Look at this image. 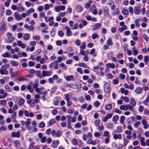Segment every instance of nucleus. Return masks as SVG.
Listing matches in <instances>:
<instances>
[{"instance_id": "nucleus-1", "label": "nucleus", "mask_w": 149, "mask_h": 149, "mask_svg": "<svg viewBox=\"0 0 149 149\" xmlns=\"http://www.w3.org/2000/svg\"><path fill=\"white\" fill-rule=\"evenodd\" d=\"M51 134L53 136L55 137H59L61 136L62 134V132L58 130L57 131L55 130H52L50 132Z\"/></svg>"}, {"instance_id": "nucleus-2", "label": "nucleus", "mask_w": 149, "mask_h": 149, "mask_svg": "<svg viewBox=\"0 0 149 149\" xmlns=\"http://www.w3.org/2000/svg\"><path fill=\"white\" fill-rule=\"evenodd\" d=\"M134 13L136 15L139 14L141 12V8L140 6H136L134 7Z\"/></svg>"}, {"instance_id": "nucleus-3", "label": "nucleus", "mask_w": 149, "mask_h": 149, "mask_svg": "<svg viewBox=\"0 0 149 149\" xmlns=\"http://www.w3.org/2000/svg\"><path fill=\"white\" fill-rule=\"evenodd\" d=\"M54 10L56 11L57 12H59L61 10H64L65 9V6L62 5L61 6H58L54 8Z\"/></svg>"}, {"instance_id": "nucleus-4", "label": "nucleus", "mask_w": 149, "mask_h": 149, "mask_svg": "<svg viewBox=\"0 0 149 149\" xmlns=\"http://www.w3.org/2000/svg\"><path fill=\"white\" fill-rule=\"evenodd\" d=\"M65 29L66 31V35L67 36H71L72 35V32L70 31V28L67 26H65Z\"/></svg>"}, {"instance_id": "nucleus-5", "label": "nucleus", "mask_w": 149, "mask_h": 149, "mask_svg": "<svg viewBox=\"0 0 149 149\" xmlns=\"http://www.w3.org/2000/svg\"><path fill=\"white\" fill-rule=\"evenodd\" d=\"M10 63L11 65L14 67H17L19 65L17 61H15L13 60H11L10 61Z\"/></svg>"}, {"instance_id": "nucleus-6", "label": "nucleus", "mask_w": 149, "mask_h": 149, "mask_svg": "<svg viewBox=\"0 0 149 149\" xmlns=\"http://www.w3.org/2000/svg\"><path fill=\"white\" fill-rule=\"evenodd\" d=\"M142 123L143 125V128L145 129H148L149 127V125L145 119H143L142 121Z\"/></svg>"}, {"instance_id": "nucleus-7", "label": "nucleus", "mask_w": 149, "mask_h": 149, "mask_svg": "<svg viewBox=\"0 0 149 149\" xmlns=\"http://www.w3.org/2000/svg\"><path fill=\"white\" fill-rule=\"evenodd\" d=\"M14 16L15 17V18L17 20H19L22 19L21 15L19 13L17 12H15L14 14Z\"/></svg>"}, {"instance_id": "nucleus-8", "label": "nucleus", "mask_w": 149, "mask_h": 149, "mask_svg": "<svg viewBox=\"0 0 149 149\" xmlns=\"http://www.w3.org/2000/svg\"><path fill=\"white\" fill-rule=\"evenodd\" d=\"M6 69H5L4 68H1L0 69V73L2 75L4 74L6 75H8V72L6 70Z\"/></svg>"}, {"instance_id": "nucleus-9", "label": "nucleus", "mask_w": 149, "mask_h": 149, "mask_svg": "<svg viewBox=\"0 0 149 149\" xmlns=\"http://www.w3.org/2000/svg\"><path fill=\"white\" fill-rule=\"evenodd\" d=\"M103 11L104 16L107 17L109 14V9L106 6H104L103 8Z\"/></svg>"}, {"instance_id": "nucleus-10", "label": "nucleus", "mask_w": 149, "mask_h": 149, "mask_svg": "<svg viewBox=\"0 0 149 149\" xmlns=\"http://www.w3.org/2000/svg\"><path fill=\"white\" fill-rule=\"evenodd\" d=\"M42 76L43 77L47 76H48L51 75V72L50 71H47L45 70H43L42 71Z\"/></svg>"}, {"instance_id": "nucleus-11", "label": "nucleus", "mask_w": 149, "mask_h": 149, "mask_svg": "<svg viewBox=\"0 0 149 149\" xmlns=\"http://www.w3.org/2000/svg\"><path fill=\"white\" fill-rule=\"evenodd\" d=\"M112 116V113H109L103 119V121L104 122H106L108 120V119L111 118Z\"/></svg>"}, {"instance_id": "nucleus-12", "label": "nucleus", "mask_w": 149, "mask_h": 149, "mask_svg": "<svg viewBox=\"0 0 149 149\" xmlns=\"http://www.w3.org/2000/svg\"><path fill=\"white\" fill-rule=\"evenodd\" d=\"M125 110H127L129 109L132 111H134V107L130 104H126L125 105Z\"/></svg>"}, {"instance_id": "nucleus-13", "label": "nucleus", "mask_w": 149, "mask_h": 149, "mask_svg": "<svg viewBox=\"0 0 149 149\" xmlns=\"http://www.w3.org/2000/svg\"><path fill=\"white\" fill-rule=\"evenodd\" d=\"M17 43L18 46L21 47L23 49L25 48L26 47V45L25 44L22 43L21 41H18Z\"/></svg>"}, {"instance_id": "nucleus-14", "label": "nucleus", "mask_w": 149, "mask_h": 149, "mask_svg": "<svg viewBox=\"0 0 149 149\" xmlns=\"http://www.w3.org/2000/svg\"><path fill=\"white\" fill-rule=\"evenodd\" d=\"M90 11L92 12L93 14L94 15H96L97 13V11L95 7V5H93L90 9Z\"/></svg>"}, {"instance_id": "nucleus-15", "label": "nucleus", "mask_w": 149, "mask_h": 149, "mask_svg": "<svg viewBox=\"0 0 149 149\" xmlns=\"http://www.w3.org/2000/svg\"><path fill=\"white\" fill-rule=\"evenodd\" d=\"M6 25L4 22H2V25L0 27V31H5Z\"/></svg>"}, {"instance_id": "nucleus-16", "label": "nucleus", "mask_w": 149, "mask_h": 149, "mask_svg": "<svg viewBox=\"0 0 149 149\" xmlns=\"http://www.w3.org/2000/svg\"><path fill=\"white\" fill-rule=\"evenodd\" d=\"M14 38V37H13L7 38L5 40V42L8 43H10L13 41Z\"/></svg>"}, {"instance_id": "nucleus-17", "label": "nucleus", "mask_w": 149, "mask_h": 149, "mask_svg": "<svg viewBox=\"0 0 149 149\" xmlns=\"http://www.w3.org/2000/svg\"><path fill=\"white\" fill-rule=\"evenodd\" d=\"M59 143V141L58 140H56L55 141H53L52 144V146L54 148H56L57 147Z\"/></svg>"}, {"instance_id": "nucleus-18", "label": "nucleus", "mask_w": 149, "mask_h": 149, "mask_svg": "<svg viewBox=\"0 0 149 149\" xmlns=\"http://www.w3.org/2000/svg\"><path fill=\"white\" fill-rule=\"evenodd\" d=\"M141 144L142 146H146V144L145 142V138L143 137H141L139 139Z\"/></svg>"}, {"instance_id": "nucleus-19", "label": "nucleus", "mask_w": 149, "mask_h": 149, "mask_svg": "<svg viewBox=\"0 0 149 149\" xmlns=\"http://www.w3.org/2000/svg\"><path fill=\"white\" fill-rule=\"evenodd\" d=\"M30 37V36L29 34L28 33H25L23 36V39L25 41L28 40Z\"/></svg>"}, {"instance_id": "nucleus-20", "label": "nucleus", "mask_w": 149, "mask_h": 149, "mask_svg": "<svg viewBox=\"0 0 149 149\" xmlns=\"http://www.w3.org/2000/svg\"><path fill=\"white\" fill-rule=\"evenodd\" d=\"M12 136L13 137H19L20 136V134L19 131L16 132H14L12 133Z\"/></svg>"}, {"instance_id": "nucleus-21", "label": "nucleus", "mask_w": 149, "mask_h": 149, "mask_svg": "<svg viewBox=\"0 0 149 149\" xmlns=\"http://www.w3.org/2000/svg\"><path fill=\"white\" fill-rule=\"evenodd\" d=\"M122 136L121 134H114L113 135V138L114 139H121Z\"/></svg>"}, {"instance_id": "nucleus-22", "label": "nucleus", "mask_w": 149, "mask_h": 149, "mask_svg": "<svg viewBox=\"0 0 149 149\" xmlns=\"http://www.w3.org/2000/svg\"><path fill=\"white\" fill-rule=\"evenodd\" d=\"M143 91V89L140 87L137 88L135 90V92L138 94L141 93Z\"/></svg>"}, {"instance_id": "nucleus-23", "label": "nucleus", "mask_w": 149, "mask_h": 149, "mask_svg": "<svg viewBox=\"0 0 149 149\" xmlns=\"http://www.w3.org/2000/svg\"><path fill=\"white\" fill-rule=\"evenodd\" d=\"M130 105L132 107L135 106L136 104V102L135 101V99L133 98H131L130 99Z\"/></svg>"}, {"instance_id": "nucleus-24", "label": "nucleus", "mask_w": 149, "mask_h": 149, "mask_svg": "<svg viewBox=\"0 0 149 149\" xmlns=\"http://www.w3.org/2000/svg\"><path fill=\"white\" fill-rule=\"evenodd\" d=\"M120 91L122 93H124L125 95H127L128 94V90H125L124 88H120Z\"/></svg>"}, {"instance_id": "nucleus-25", "label": "nucleus", "mask_w": 149, "mask_h": 149, "mask_svg": "<svg viewBox=\"0 0 149 149\" xmlns=\"http://www.w3.org/2000/svg\"><path fill=\"white\" fill-rule=\"evenodd\" d=\"M11 55L9 53L5 52L2 54V56L4 58L9 57L10 58L11 57Z\"/></svg>"}, {"instance_id": "nucleus-26", "label": "nucleus", "mask_w": 149, "mask_h": 149, "mask_svg": "<svg viewBox=\"0 0 149 149\" xmlns=\"http://www.w3.org/2000/svg\"><path fill=\"white\" fill-rule=\"evenodd\" d=\"M106 67L107 68H109L110 67L112 68L115 67V65L113 63H108L106 65Z\"/></svg>"}, {"instance_id": "nucleus-27", "label": "nucleus", "mask_w": 149, "mask_h": 149, "mask_svg": "<svg viewBox=\"0 0 149 149\" xmlns=\"http://www.w3.org/2000/svg\"><path fill=\"white\" fill-rule=\"evenodd\" d=\"M71 142L73 145H76L78 143V141L77 139L75 138L72 139L70 140Z\"/></svg>"}, {"instance_id": "nucleus-28", "label": "nucleus", "mask_w": 149, "mask_h": 149, "mask_svg": "<svg viewBox=\"0 0 149 149\" xmlns=\"http://www.w3.org/2000/svg\"><path fill=\"white\" fill-rule=\"evenodd\" d=\"M120 99L123 100L125 102H129V99L128 97L127 96L124 97L122 96L121 97Z\"/></svg>"}, {"instance_id": "nucleus-29", "label": "nucleus", "mask_w": 149, "mask_h": 149, "mask_svg": "<svg viewBox=\"0 0 149 149\" xmlns=\"http://www.w3.org/2000/svg\"><path fill=\"white\" fill-rule=\"evenodd\" d=\"M0 94H3V95L5 96H6L8 94L7 92H5L3 88L0 89Z\"/></svg>"}, {"instance_id": "nucleus-30", "label": "nucleus", "mask_w": 149, "mask_h": 149, "mask_svg": "<svg viewBox=\"0 0 149 149\" xmlns=\"http://www.w3.org/2000/svg\"><path fill=\"white\" fill-rule=\"evenodd\" d=\"M127 29V27L126 25L123 26V27H120L118 29L119 31L120 32H122L123 31Z\"/></svg>"}, {"instance_id": "nucleus-31", "label": "nucleus", "mask_w": 149, "mask_h": 149, "mask_svg": "<svg viewBox=\"0 0 149 149\" xmlns=\"http://www.w3.org/2000/svg\"><path fill=\"white\" fill-rule=\"evenodd\" d=\"M112 106V104H108L105 106V109L107 110H110L111 109Z\"/></svg>"}, {"instance_id": "nucleus-32", "label": "nucleus", "mask_w": 149, "mask_h": 149, "mask_svg": "<svg viewBox=\"0 0 149 149\" xmlns=\"http://www.w3.org/2000/svg\"><path fill=\"white\" fill-rule=\"evenodd\" d=\"M24 100L22 98H19L18 100V105H21L24 104Z\"/></svg>"}, {"instance_id": "nucleus-33", "label": "nucleus", "mask_w": 149, "mask_h": 149, "mask_svg": "<svg viewBox=\"0 0 149 149\" xmlns=\"http://www.w3.org/2000/svg\"><path fill=\"white\" fill-rule=\"evenodd\" d=\"M4 88L7 92H9L11 91V89L8 85H6L5 86Z\"/></svg>"}, {"instance_id": "nucleus-34", "label": "nucleus", "mask_w": 149, "mask_h": 149, "mask_svg": "<svg viewBox=\"0 0 149 149\" xmlns=\"http://www.w3.org/2000/svg\"><path fill=\"white\" fill-rule=\"evenodd\" d=\"M132 50L133 52V54L134 56H136L138 54V52L136 50V47H134L132 48Z\"/></svg>"}, {"instance_id": "nucleus-35", "label": "nucleus", "mask_w": 149, "mask_h": 149, "mask_svg": "<svg viewBox=\"0 0 149 149\" xmlns=\"http://www.w3.org/2000/svg\"><path fill=\"white\" fill-rule=\"evenodd\" d=\"M73 79V76L72 75L67 76L65 79L67 81H70L72 80Z\"/></svg>"}, {"instance_id": "nucleus-36", "label": "nucleus", "mask_w": 149, "mask_h": 149, "mask_svg": "<svg viewBox=\"0 0 149 149\" xmlns=\"http://www.w3.org/2000/svg\"><path fill=\"white\" fill-rule=\"evenodd\" d=\"M17 10L19 12L23 11L24 10V8L21 6L19 5L17 8Z\"/></svg>"}, {"instance_id": "nucleus-37", "label": "nucleus", "mask_w": 149, "mask_h": 149, "mask_svg": "<svg viewBox=\"0 0 149 149\" xmlns=\"http://www.w3.org/2000/svg\"><path fill=\"white\" fill-rule=\"evenodd\" d=\"M78 65L79 67H83L85 68H86L87 67V65L85 63H79L78 64Z\"/></svg>"}, {"instance_id": "nucleus-38", "label": "nucleus", "mask_w": 149, "mask_h": 149, "mask_svg": "<svg viewBox=\"0 0 149 149\" xmlns=\"http://www.w3.org/2000/svg\"><path fill=\"white\" fill-rule=\"evenodd\" d=\"M122 13L125 15H127L129 14V11L128 10L125 9H123L122 10Z\"/></svg>"}, {"instance_id": "nucleus-39", "label": "nucleus", "mask_w": 149, "mask_h": 149, "mask_svg": "<svg viewBox=\"0 0 149 149\" xmlns=\"http://www.w3.org/2000/svg\"><path fill=\"white\" fill-rule=\"evenodd\" d=\"M103 136L107 137H110V136L109 135V132L107 131H105L104 132Z\"/></svg>"}, {"instance_id": "nucleus-40", "label": "nucleus", "mask_w": 149, "mask_h": 149, "mask_svg": "<svg viewBox=\"0 0 149 149\" xmlns=\"http://www.w3.org/2000/svg\"><path fill=\"white\" fill-rule=\"evenodd\" d=\"M86 47V44L85 42H82V45L80 47V49H85Z\"/></svg>"}, {"instance_id": "nucleus-41", "label": "nucleus", "mask_w": 149, "mask_h": 149, "mask_svg": "<svg viewBox=\"0 0 149 149\" xmlns=\"http://www.w3.org/2000/svg\"><path fill=\"white\" fill-rule=\"evenodd\" d=\"M113 42L111 38H109L107 41V44L109 46H111Z\"/></svg>"}, {"instance_id": "nucleus-42", "label": "nucleus", "mask_w": 149, "mask_h": 149, "mask_svg": "<svg viewBox=\"0 0 149 149\" xmlns=\"http://www.w3.org/2000/svg\"><path fill=\"white\" fill-rule=\"evenodd\" d=\"M76 8L77 12H80L82 10L81 7L79 5H77L76 6Z\"/></svg>"}, {"instance_id": "nucleus-43", "label": "nucleus", "mask_w": 149, "mask_h": 149, "mask_svg": "<svg viewBox=\"0 0 149 149\" xmlns=\"http://www.w3.org/2000/svg\"><path fill=\"white\" fill-rule=\"evenodd\" d=\"M99 38V35L96 33H93L92 35V38L93 40H94L96 38Z\"/></svg>"}, {"instance_id": "nucleus-44", "label": "nucleus", "mask_w": 149, "mask_h": 149, "mask_svg": "<svg viewBox=\"0 0 149 149\" xmlns=\"http://www.w3.org/2000/svg\"><path fill=\"white\" fill-rule=\"evenodd\" d=\"M125 119V117L124 116H122L120 117V122L122 124L124 123Z\"/></svg>"}, {"instance_id": "nucleus-45", "label": "nucleus", "mask_w": 149, "mask_h": 149, "mask_svg": "<svg viewBox=\"0 0 149 149\" xmlns=\"http://www.w3.org/2000/svg\"><path fill=\"white\" fill-rule=\"evenodd\" d=\"M149 102V95H148L146 99L144 101L143 103L145 105H147L148 103Z\"/></svg>"}, {"instance_id": "nucleus-46", "label": "nucleus", "mask_w": 149, "mask_h": 149, "mask_svg": "<svg viewBox=\"0 0 149 149\" xmlns=\"http://www.w3.org/2000/svg\"><path fill=\"white\" fill-rule=\"evenodd\" d=\"M144 60L145 63L147 64H148L149 61V58L148 56L147 55L145 56Z\"/></svg>"}, {"instance_id": "nucleus-47", "label": "nucleus", "mask_w": 149, "mask_h": 149, "mask_svg": "<svg viewBox=\"0 0 149 149\" xmlns=\"http://www.w3.org/2000/svg\"><path fill=\"white\" fill-rule=\"evenodd\" d=\"M55 123V120L54 119H52L50 120L49 122V124L50 125H52Z\"/></svg>"}, {"instance_id": "nucleus-48", "label": "nucleus", "mask_w": 149, "mask_h": 149, "mask_svg": "<svg viewBox=\"0 0 149 149\" xmlns=\"http://www.w3.org/2000/svg\"><path fill=\"white\" fill-rule=\"evenodd\" d=\"M35 63L34 62L29 61L28 62V65L29 67H32L35 65Z\"/></svg>"}, {"instance_id": "nucleus-49", "label": "nucleus", "mask_w": 149, "mask_h": 149, "mask_svg": "<svg viewBox=\"0 0 149 149\" xmlns=\"http://www.w3.org/2000/svg\"><path fill=\"white\" fill-rule=\"evenodd\" d=\"M40 26L41 27H45V29H48V27L47 26H46L45 24V23H42L40 24Z\"/></svg>"}, {"instance_id": "nucleus-50", "label": "nucleus", "mask_w": 149, "mask_h": 149, "mask_svg": "<svg viewBox=\"0 0 149 149\" xmlns=\"http://www.w3.org/2000/svg\"><path fill=\"white\" fill-rule=\"evenodd\" d=\"M31 119L30 118H27L26 121L25 122V125L26 126L29 125L31 123Z\"/></svg>"}, {"instance_id": "nucleus-51", "label": "nucleus", "mask_w": 149, "mask_h": 149, "mask_svg": "<svg viewBox=\"0 0 149 149\" xmlns=\"http://www.w3.org/2000/svg\"><path fill=\"white\" fill-rule=\"evenodd\" d=\"M91 2V1H89L88 3L86 4L85 7L86 9H88L89 8L91 5L90 3Z\"/></svg>"}, {"instance_id": "nucleus-52", "label": "nucleus", "mask_w": 149, "mask_h": 149, "mask_svg": "<svg viewBox=\"0 0 149 149\" xmlns=\"http://www.w3.org/2000/svg\"><path fill=\"white\" fill-rule=\"evenodd\" d=\"M60 66L63 68V69L66 70L67 69V66L63 63H61L60 64Z\"/></svg>"}, {"instance_id": "nucleus-53", "label": "nucleus", "mask_w": 149, "mask_h": 149, "mask_svg": "<svg viewBox=\"0 0 149 149\" xmlns=\"http://www.w3.org/2000/svg\"><path fill=\"white\" fill-rule=\"evenodd\" d=\"M119 13V9L118 8H116L115 9V10L113 12V14L114 15H116L118 14Z\"/></svg>"}, {"instance_id": "nucleus-54", "label": "nucleus", "mask_w": 149, "mask_h": 149, "mask_svg": "<svg viewBox=\"0 0 149 149\" xmlns=\"http://www.w3.org/2000/svg\"><path fill=\"white\" fill-rule=\"evenodd\" d=\"M143 37L145 40L147 42H148L149 40L148 37V36L146 34H143Z\"/></svg>"}, {"instance_id": "nucleus-55", "label": "nucleus", "mask_w": 149, "mask_h": 149, "mask_svg": "<svg viewBox=\"0 0 149 149\" xmlns=\"http://www.w3.org/2000/svg\"><path fill=\"white\" fill-rule=\"evenodd\" d=\"M141 122L139 121H138L134 124V126L135 127L137 128L139 125H141Z\"/></svg>"}, {"instance_id": "nucleus-56", "label": "nucleus", "mask_w": 149, "mask_h": 149, "mask_svg": "<svg viewBox=\"0 0 149 149\" xmlns=\"http://www.w3.org/2000/svg\"><path fill=\"white\" fill-rule=\"evenodd\" d=\"M12 13V11L10 10H7L6 11V15L9 16Z\"/></svg>"}, {"instance_id": "nucleus-57", "label": "nucleus", "mask_w": 149, "mask_h": 149, "mask_svg": "<svg viewBox=\"0 0 149 149\" xmlns=\"http://www.w3.org/2000/svg\"><path fill=\"white\" fill-rule=\"evenodd\" d=\"M129 142V141L126 138H124V142L123 143V145L124 146H126Z\"/></svg>"}, {"instance_id": "nucleus-58", "label": "nucleus", "mask_w": 149, "mask_h": 149, "mask_svg": "<svg viewBox=\"0 0 149 149\" xmlns=\"http://www.w3.org/2000/svg\"><path fill=\"white\" fill-rule=\"evenodd\" d=\"M58 36L61 37H62L64 35V33L61 30L59 31H58Z\"/></svg>"}, {"instance_id": "nucleus-59", "label": "nucleus", "mask_w": 149, "mask_h": 149, "mask_svg": "<svg viewBox=\"0 0 149 149\" xmlns=\"http://www.w3.org/2000/svg\"><path fill=\"white\" fill-rule=\"evenodd\" d=\"M45 123L43 122H40L39 124V127L40 128H43L45 127Z\"/></svg>"}, {"instance_id": "nucleus-60", "label": "nucleus", "mask_w": 149, "mask_h": 149, "mask_svg": "<svg viewBox=\"0 0 149 149\" xmlns=\"http://www.w3.org/2000/svg\"><path fill=\"white\" fill-rule=\"evenodd\" d=\"M119 119V116L117 115H115L113 117V120L114 122H116Z\"/></svg>"}, {"instance_id": "nucleus-61", "label": "nucleus", "mask_w": 149, "mask_h": 149, "mask_svg": "<svg viewBox=\"0 0 149 149\" xmlns=\"http://www.w3.org/2000/svg\"><path fill=\"white\" fill-rule=\"evenodd\" d=\"M10 67V65L9 64H6L4 65H3L1 67L3 69V68H4L5 69H6L7 68H9Z\"/></svg>"}, {"instance_id": "nucleus-62", "label": "nucleus", "mask_w": 149, "mask_h": 149, "mask_svg": "<svg viewBox=\"0 0 149 149\" xmlns=\"http://www.w3.org/2000/svg\"><path fill=\"white\" fill-rule=\"evenodd\" d=\"M36 42L35 41H31L29 43L30 45L33 47H34L36 45Z\"/></svg>"}, {"instance_id": "nucleus-63", "label": "nucleus", "mask_w": 149, "mask_h": 149, "mask_svg": "<svg viewBox=\"0 0 149 149\" xmlns=\"http://www.w3.org/2000/svg\"><path fill=\"white\" fill-rule=\"evenodd\" d=\"M16 117V113L15 111H14L11 116V118L12 119H15Z\"/></svg>"}, {"instance_id": "nucleus-64", "label": "nucleus", "mask_w": 149, "mask_h": 149, "mask_svg": "<svg viewBox=\"0 0 149 149\" xmlns=\"http://www.w3.org/2000/svg\"><path fill=\"white\" fill-rule=\"evenodd\" d=\"M110 138V137H107L105 139L104 143L105 144H107L109 142V141H110V139H109Z\"/></svg>"}]
</instances>
